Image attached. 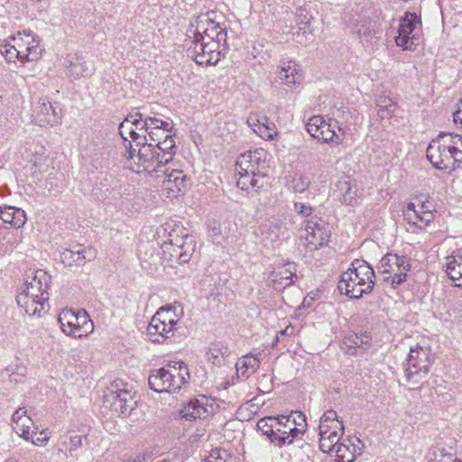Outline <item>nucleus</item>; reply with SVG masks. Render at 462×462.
<instances>
[{
    "instance_id": "46",
    "label": "nucleus",
    "mask_w": 462,
    "mask_h": 462,
    "mask_svg": "<svg viewBox=\"0 0 462 462\" xmlns=\"http://www.w3.org/2000/svg\"><path fill=\"white\" fill-rule=\"evenodd\" d=\"M50 439V434L47 430H43L39 433L31 434V440L34 445L37 446H44L48 443Z\"/></svg>"
},
{
    "instance_id": "32",
    "label": "nucleus",
    "mask_w": 462,
    "mask_h": 462,
    "mask_svg": "<svg viewBox=\"0 0 462 462\" xmlns=\"http://www.w3.org/2000/svg\"><path fill=\"white\" fill-rule=\"evenodd\" d=\"M67 69L69 76L74 79L89 77L94 70L91 65L78 55L69 56Z\"/></svg>"
},
{
    "instance_id": "16",
    "label": "nucleus",
    "mask_w": 462,
    "mask_h": 462,
    "mask_svg": "<svg viewBox=\"0 0 462 462\" xmlns=\"http://www.w3.org/2000/svg\"><path fill=\"white\" fill-rule=\"evenodd\" d=\"M226 49V45L215 41L195 43L189 48L194 60L199 65L207 66L216 65L224 56Z\"/></svg>"
},
{
    "instance_id": "24",
    "label": "nucleus",
    "mask_w": 462,
    "mask_h": 462,
    "mask_svg": "<svg viewBox=\"0 0 462 462\" xmlns=\"http://www.w3.org/2000/svg\"><path fill=\"white\" fill-rule=\"evenodd\" d=\"M304 232L301 237L306 241V246L310 251L317 250L328 242V233L317 222L307 221Z\"/></svg>"
},
{
    "instance_id": "26",
    "label": "nucleus",
    "mask_w": 462,
    "mask_h": 462,
    "mask_svg": "<svg viewBox=\"0 0 462 462\" xmlns=\"http://www.w3.org/2000/svg\"><path fill=\"white\" fill-rule=\"evenodd\" d=\"M48 281L49 276L47 273L42 270H37L34 276L30 281H26L21 288L47 303Z\"/></svg>"
},
{
    "instance_id": "21",
    "label": "nucleus",
    "mask_w": 462,
    "mask_h": 462,
    "mask_svg": "<svg viewBox=\"0 0 462 462\" xmlns=\"http://www.w3.org/2000/svg\"><path fill=\"white\" fill-rule=\"evenodd\" d=\"M363 448L364 444L359 439H346L333 447L331 453L328 454L335 456L337 462H353L362 454Z\"/></svg>"
},
{
    "instance_id": "20",
    "label": "nucleus",
    "mask_w": 462,
    "mask_h": 462,
    "mask_svg": "<svg viewBox=\"0 0 462 462\" xmlns=\"http://www.w3.org/2000/svg\"><path fill=\"white\" fill-rule=\"evenodd\" d=\"M404 218L411 227L423 229L434 219V213L425 202L415 204L409 203L404 210Z\"/></svg>"
},
{
    "instance_id": "55",
    "label": "nucleus",
    "mask_w": 462,
    "mask_h": 462,
    "mask_svg": "<svg viewBox=\"0 0 462 462\" xmlns=\"http://www.w3.org/2000/svg\"><path fill=\"white\" fill-rule=\"evenodd\" d=\"M293 333H294V328H293V327H291L290 325V326H287L283 330H282L279 333V335H281V336H291Z\"/></svg>"
},
{
    "instance_id": "2",
    "label": "nucleus",
    "mask_w": 462,
    "mask_h": 462,
    "mask_svg": "<svg viewBox=\"0 0 462 462\" xmlns=\"http://www.w3.org/2000/svg\"><path fill=\"white\" fill-rule=\"evenodd\" d=\"M42 51L39 36L31 31L18 32L0 43V52L7 62H34Z\"/></svg>"
},
{
    "instance_id": "11",
    "label": "nucleus",
    "mask_w": 462,
    "mask_h": 462,
    "mask_svg": "<svg viewBox=\"0 0 462 462\" xmlns=\"http://www.w3.org/2000/svg\"><path fill=\"white\" fill-rule=\"evenodd\" d=\"M267 153L263 149H257L242 153L236 160V168L245 173H251L250 184L254 189L263 186V178L267 174Z\"/></svg>"
},
{
    "instance_id": "38",
    "label": "nucleus",
    "mask_w": 462,
    "mask_h": 462,
    "mask_svg": "<svg viewBox=\"0 0 462 462\" xmlns=\"http://www.w3.org/2000/svg\"><path fill=\"white\" fill-rule=\"evenodd\" d=\"M82 437L79 435L64 434L57 442L58 450L66 453L72 452L81 447Z\"/></svg>"
},
{
    "instance_id": "23",
    "label": "nucleus",
    "mask_w": 462,
    "mask_h": 462,
    "mask_svg": "<svg viewBox=\"0 0 462 462\" xmlns=\"http://www.w3.org/2000/svg\"><path fill=\"white\" fill-rule=\"evenodd\" d=\"M246 123L255 134L264 140H273L277 135L274 123L264 115L251 113Z\"/></svg>"
},
{
    "instance_id": "53",
    "label": "nucleus",
    "mask_w": 462,
    "mask_h": 462,
    "mask_svg": "<svg viewBox=\"0 0 462 462\" xmlns=\"http://www.w3.org/2000/svg\"><path fill=\"white\" fill-rule=\"evenodd\" d=\"M189 37H193L194 40L192 42V46H194L195 43H202V42H209V41H216L215 39H208V37H207V34H198L194 32V28H190L189 31Z\"/></svg>"
},
{
    "instance_id": "39",
    "label": "nucleus",
    "mask_w": 462,
    "mask_h": 462,
    "mask_svg": "<svg viewBox=\"0 0 462 462\" xmlns=\"http://www.w3.org/2000/svg\"><path fill=\"white\" fill-rule=\"evenodd\" d=\"M260 366V360L256 356L247 354L236 363L237 373L245 374L246 373H254Z\"/></svg>"
},
{
    "instance_id": "30",
    "label": "nucleus",
    "mask_w": 462,
    "mask_h": 462,
    "mask_svg": "<svg viewBox=\"0 0 462 462\" xmlns=\"http://www.w3.org/2000/svg\"><path fill=\"white\" fill-rule=\"evenodd\" d=\"M16 301L18 306L29 316H34L40 313L44 310L45 305L47 304L43 300H39L38 298L29 294L28 291H24L22 288H20L17 293Z\"/></svg>"
},
{
    "instance_id": "7",
    "label": "nucleus",
    "mask_w": 462,
    "mask_h": 462,
    "mask_svg": "<svg viewBox=\"0 0 462 462\" xmlns=\"http://www.w3.org/2000/svg\"><path fill=\"white\" fill-rule=\"evenodd\" d=\"M183 315V307L179 302L160 308L151 319L147 327L148 334L159 335L164 338L172 337Z\"/></svg>"
},
{
    "instance_id": "5",
    "label": "nucleus",
    "mask_w": 462,
    "mask_h": 462,
    "mask_svg": "<svg viewBox=\"0 0 462 462\" xmlns=\"http://www.w3.org/2000/svg\"><path fill=\"white\" fill-rule=\"evenodd\" d=\"M189 370L182 361L170 362L166 366L151 372L148 383L157 393H175L188 383Z\"/></svg>"
},
{
    "instance_id": "31",
    "label": "nucleus",
    "mask_w": 462,
    "mask_h": 462,
    "mask_svg": "<svg viewBox=\"0 0 462 462\" xmlns=\"http://www.w3.org/2000/svg\"><path fill=\"white\" fill-rule=\"evenodd\" d=\"M13 429L22 438L29 440L30 430L33 426L32 418L27 414L25 408H18L12 416Z\"/></svg>"
},
{
    "instance_id": "6",
    "label": "nucleus",
    "mask_w": 462,
    "mask_h": 462,
    "mask_svg": "<svg viewBox=\"0 0 462 462\" xmlns=\"http://www.w3.org/2000/svg\"><path fill=\"white\" fill-rule=\"evenodd\" d=\"M129 168L137 173L146 171L148 173L160 172L161 168L169 164L172 160H164L163 152L148 141L139 146H130L127 152Z\"/></svg>"
},
{
    "instance_id": "37",
    "label": "nucleus",
    "mask_w": 462,
    "mask_h": 462,
    "mask_svg": "<svg viewBox=\"0 0 462 462\" xmlns=\"http://www.w3.org/2000/svg\"><path fill=\"white\" fill-rule=\"evenodd\" d=\"M133 117L137 119L134 126V131L138 133V135L134 136V142L135 146H139L142 143L148 141V119L150 116L143 118V116L140 113L133 115Z\"/></svg>"
},
{
    "instance_id": "42",
    "label": "nucleus",
    "mask_w": 462,
    "mask_h": 462,
    "mask_svg": "<svg viewBox=\"0 0 462 462\" xmlns=\"http://www.w3.org/2000/svg\"><path fill=\"white\" fill-rule=\"evenodd\" d=\"M277 425V416H267L260 419L257 422V429L263 435L273 438L275 427Z\"/></svg>"
},
{
    "instance_id": "1",
    "label": "nucleus",
    "mask_w": 462,
    "mask_h": 462,
    "mask_svg": "<svg viewBox=\"0 0 462 462\" xmlns=\"http://www.w3.org/2000/svg\"><path fill=\"white\" fill-rule=\"evenodd\" d=\"M426 156L439 171H452L462 162V135L441 133L428 145Z\"/></svg>"
},
{
    "instance_id": "48",
    "label": "nucleus",
    "mask_w": 462,
    "mask_h": 462,
    "mask_svg": "<svg viewBox=\"0 0 462 462\" xmlns=\"http://www.w3.org/2000/svg\"><path fill=\"white\" fill-rule=\"evenodd\" d=\"M14 208L13 207H1L0 206V226L3 224H10L13 225V210Z\"/></svg>"
},
{
    "instance_id": "8",
    "label": "nucleus",
    "mask_w": 462,
    "mask_h": 462,
    "mask_svg": "<svg viewBox=\"0 0 462 462\" xmlns=\"http://www.w3.org/2000/svg\"><path fill=\"white\" fill-rule=\"evenodd\" d=\"M307 428L306 417L301 411H292L290 415L277 416V425L272 443L282 447L300 438Z\"/></svg>"
},
{
    "instance_id": "3",
    "label": "nucleus",
    "mask_w": 462,
    "mask_h": 462,
    "mask_svg": "<svg viewBox=\"0 0 462 462\" xmlns=\"http://www.w3.org/2000/svg\"><path fill=\"white\" fill-rule=\"evenodd\" d=\"M374 277V272L367 262L356 259L341 274L337 288L341 294L351 299H360L373 291Z\"/></svg>"
},
{
    "instance_id": "25",
    "label": "nucleus",
    "mask_w": 462,
    "mask_h": 462,
    "mask_svg": "<svg viewBox=\"0 0 462 462\" xmlns=\"http://www.w3.org/2000/svg\"><path fill=\"white\" fill-rule=\"evenodd\" d=\"M96 250L92 247L78 246L77 249H64L60 253V259L65 265L80 266L87 261H91L96 257Z\"/></svg>"
},
{
    "instance_id": "33",
    "label": "nucleus",
    "mask_w": 462,
    "mask_h": 462,
    "mask_svg": "<svg viewBox=\"0 0 462 462\" xmlns=\"http://www.w3.org/2000/svg\"><path fill=\"white\" fill-rule=\"evenodd\" d=\"M315 18L313 15L305 9L300 8L297 9L295 14V22L298 26L299 31H302V33H298V37H304L305 41L302 39L298 40V42L301 44L306 43L307 41L310 40V36H312V23Z\"/></svg>"
},
{
    "instance_id": "50",
    "label": "nucleus",
    "mask_w": 462,
    "mask_h": 462,
    "mask_svg": "<svg viewBox=\"0 0 462 462\" xmlns=\"http://www.w3.org/2000/svg\"><path fill=\"white\" fill-rule=\"evenodd\" d=\"M310 183L308 177L300 175L293 180V189L297 192H303L309 188Z\"/></svg>"
},
{
    "instance_id": "47",
    "label": "nucleus",
    "mask_w": 462,
    "mask_h": 462,
    "mask_svg": "<svg viewBox=\"0 0 462 462\" xmlns=\"http://www.w3.org/2000/svg\"><path fill=\"white\" fill-rule=\"evenodd\" d=\"M347 341L351 344L350 346L365 349L366 346L369 344V337L367 336L354 335L348 337Z\"/></svg>"
},
{
    "instance_id": "41",
    "label": "nucleus",
    "mask_w": 462,
    "mask_h": 462,
    "mask_svg": "<svg viewBox=\"0 0 462 462\" xmlns=\"http://www.w3.org/2000/svg\"><path fill=\"white\" fill-rule=\"evenodd\" d=\"M286 227L282 221L274 220L269 222L263 228L262 234L270 241H275L285 231Z\"/></svg>"
},
{
    "instance_id": "27",
    "label": "nucleus",
    "mask_w": 462,
    "mask_h": 462,
    "mask_svg": "<svg viewBox=\"0 0 462 462\" xmlns=\"http://www.w3.org/2000/svg\"><path fill=\"white\" fill-rule=\"evenodd\" d=\"M212 411V406L208 405V399L202 396L200 399L190 400L180 411L182 418L187 420L205 418Z\"/></svg>"
},
{
    "instance_id": "43",
    "label": "nucleus",
    "mask_w": 462,
    "mask_h": 462,
    "mask_svg": "<svg viewBox=\"0 0 462 462\" xmlns=\"http://www.w3.org/2000/svg\"><path fill=\"white\" fill-rule=\"evenodd\" d=\"M428 462H461L452 453L447 452L444 448H436L432 450L428 458Z\"/></svg>"
},
{
    "instance_id": "17",
    "label": "nucleus",
    "mask_w": 462,
    "mask_h": 462,
    "mask_svg": "<svg viewBox=\"0 0 462 462\" xmlns=\"http://www.w3.org/2000/svg\"><path fill=\"white\" fill-rule=\"evenodd\" d=\"M162 172L161 187L168 198H178L186 191L189 180L182 171L167 167Z\"/></svg>"
},
{
    "instance_id": "56",
    "label": "nucleus",
    "mask_w": 462,
    "mask_h": 462,
    "mask_svg": "<svg viewBox=\"0 0 462 462\" xmlns=\"http://www.w3.org/2000/svg\"><path fill=\"white\" fill-rule=\"evenodd\" d=\"M148 457L146 454H137L132 460V462H144Z\"/></svg>"
},
{
    "instance_id": "29",
    "label": "nucleus",
    "mask_w": 462,
    "mask_h": 462,
    "mask_svg": "<svg viewBox=\"0 0 462 462\" xmlns=\"http://www.w3.org/2000/svg\"><path fill=\"white\" fill-rule=\"evenodd\" d=\"M278 77L288 88L300 86L303 81V73L300 65L293 61H285L280 67Z\"/></svg>"
},
{
    "instance_id": "35",
    "label": "nucleus",
    "mask_w": 462,
    "mask_h": 462,
    "mask_svg": "<svg viewBox=\"0 0 462 462\" xmlns=\"http://www.w3.org/2000/svg\"><path fill=\"white\" fill-rule=\"evenodd\" d=\"M293 277H295V266L288 263L273 273L272 282L276 290H281L293 283Z\"/></svg>"
},
{
    "instance_id": "4",
    "label": "nucleus",
    "mask_w": 462,
    "mask_h": 462,
    "mask_svg": "<svg viewBox=\"0 0 462 462\" xmlns=\"http://www.w3.org/2000/svg\"><path fill=\"white\" fill-rule=\"evenodd\" d=\"M161 232L166 236L161 244L163 257L169 261L176 260L180 263H188L195 251L193 236L189 235L182 226L173 228L168 224L158 232L159 236Z\"/></svg>"
},
{
    "instance_id": "15",
    "label": "nucleus",
    "mask_w": 462,
    "mask_h": 462,
    "mask_svg": "<svg viewBox=\"0 0 462 462\" xmlns=\"http://www.w3.org/2000/svg\"><path fill=\"white\" fill-rule=\"evenodd\" d=\"M378 268L383 275V281L394 287L406 280L411 263L406 256L387 254L381 259Z\"/></svg>"
},
{
    "instance_id": "44",
    "label": "nucleus",
    "mask_w": 462,
    "mask_h": 462,
    "mask_svg": "<svg viewBox=\"0 0 462 462\" xmlns=\"http://www.w3.org/2000/svg\"><path fill=\"white\" fill-rule=\"evenodd\" d=\"M203 462H233V457L224 448H215Z\"/></svg>"
},
{
    "instance_id": "14",
    "label": "nucleus",
    "mask_w": 462,
    "mask_h": 462,
    "mask_svg": "<svg viewBox=\"0 0 462 462\" xmlns=\"http://www.w3.org/2000/svg\"><path fill=\"white\" fill-rule=\"evenodd\" d=\"M421 23L416 13L406 12L401 18L395 43L403 51H413L420 43Z\"/></svg>"
},
{
    "instance_id": "13",
    "label": "nucleus",
    "mask_w": 462,
    "mask_h": 462,
    "mask_svg": "<svg viewBox=\"0 0 462 462\" xmlns=\"http://www.w3.org/2000/svg\"><path fill=\"white\" fill-rule=\"evenodd\" d=\"M307 132L315 139L332 145L343 143L345 132L336 121H326L322 116H314L306 124Z\"/></svg>"
},
{
    "instance_id": "19",
    "label": "nucleus",
    "mask_w": 462,
    "mask_h": 462,
    "mask_svg": "<svg viewBox=\"0 0 462 462\" xmlns=\"http://www.w3.org/2000/svg\"><path fill=\"white\" fill-rule=\"evenodd\" d=\"M194 32L198 34H207L208 39H215V42L226 45V32L214 21L209 14H203L198 16L192 23Z\"/></svg>"
},
{
    "instance_id": "45",
    "label": "nucleus",
    "mask_w": 462,
    "mask_h": 462,
    "mask_svg": "<svg viewBox=\"0 0 462 462\" xmlns=\"http://www.w3.org/2000/svg\"><path fill=\"white\" fill-rule=\"evenodd\" d=\"M236 172L239 176V178L237 180V186L241 189L247 190V189H249L250 187L254 188L250 184V180L252 178L251 173H245L244 171H242L240 169H238V170L236 169Z\"/></svg>"
},
{
    "instance_id": "34",
    "label": "nucleus",
    "mask_w": 462,
    "mask_h": 462,
    "mask_svg": "<svg viewBox=\"0 0 462 462\" xmlns=\"http://www.w3.org/2000/svg\"><path fill=\"white\" fill-rule=\"evenodd\" d=\"M445 272L448 278L454 282L462 279V255L459 254H451L445 258L443 263ZM457 287H462V282L455 283Z\"/></svg>"
},
{
    "instance_id": "57",
    "label": "nucleus",
    "mask_w": 462,
    "mask_h": 462,
    "mask_svg": "<svg viewBox=\"0 0 462 462\" xmlns=\"http://www.w3.org/2000/svg\"><path fill=\"white\" fill-rule=\"evenodd\" d=\"M388 106H392V102H391V101H390V104H389V105H385V107H384V108H383V106H380V107H381V108H380L379 113L381 114V116H384V112H385L386 110H388Z\"/></svg>"
},
{
    "instance_id": "28",
    "label": "nucleus",
    "mask_w": 462,
    "mask_h": 462,
    "mask_svg": "<svg viewBox=\"0 0 462 462\" xmlns=\"http://www.w3.org/2000/svg\"><path fill=\"white\" fill-rule=\"evenodd\" d=\"M112 409L122 416H128L136 405L132 393L126 389H118L112 392Z\"/></svg>"
},
{
    "instance_id": "22",
    "label": "nucleus",
    "mask_w": 462,
    "mask_h": 462,
    "mask_svg": "<svg viewBox=\"0 0 462 462\" xmlns=\"http://www.w3.org/2000/svg\"><path fill=\"white\" fill-rule=\"evenodd\" d=\"M32 122L41 127L53 126L58 116L51 103L47 98H40L32 113Z\"/></svg>"
},
{
    "instance_id": "49",
    "label": "nucleus",
    "mask_w": 462,
    "mask_h": 462,
    "mask_svg": "<svg viewBox=\"0 0 462 462\" xmlns=\"http://www.w3.org/2000/svg\"><path fill=\"white\" fill-rule=\"evenodd\" d=\"M13 225L14 226L20 228L24 226L26 222V215L25 212L21 208H16L13 210Z\"/></svg>"
},
{
    "instance_id": "12",
    "label": "nucleus",
    "mask_w": 462,
    "mask_h": 462,
    "mask_svg": "<svg viewBox=\"0 0 462 462\" xmlns=\"http://www.w3.org/2000/svg\"><path fill=\"white\" fill-rule=\"evenodd\" d=\"M319 448L323 453H331L333 447L339 441L344 433V425L333 410H328L319 420Z\"/></svg>"
},
{
    "instance_id": "10",
    "label": "nucleus",
    "mask_w": 462,
    "mask_h": 462,
    "mask_svg": "<svg viewBox=\"0 0 462 462\" xmlns=\"http://www.w3.org/2000/svg\"><path fill=\"white\" fill-rule=\"evenodd\" d=\"M62 333L73 338H85L94 331V324L84 310H62L58 316Z\"/></svg>"
},
{
    "instance_id": "51",
    "label": "nucleus",
    "mask_w": 462,
    "mask_h": 462,
    "mask_svg": "<svg viewBox=\"0 0 462 462\" xmlns=\"http://www.w3.org/2000/svg\"><path fill=\"white\" fill-rule=\"evenodd\" d=\"M337 186L340 188L341 191L343 192V199L345 202H350L352 199V196H348L351 190L350 184L348 180L346 179H343L338 181Z\"/></svg>"
},
{
    "instance_id": "58",
    "label": "nucleus",
    "mask_w": 462,
    "mask_h": 462,
    "mask_svg": "<svg viewBox=\"0 0 462 462\" xmlns=\"http://www.w3.org/2000/svg\"><path fill=\"white\" fill-rule=\"evenodd\" d=\"M459 306H462V300H461V302H460Z\"/></svg>"
},
{
    "instance_id": "52",
    "label": "nucleus",
    "mask_w": 462,
    "mask_h": 462,
    "mask_svg": "<svg viewBox=\"0 0 462 462\" xmlns=\"http://www.w3.org/2000/svg\"><path fill=\"white\" fill-rule=\"evenodd\" d=\"M294 210H295V212H297L299 215H300L302 217H309L312 214V211H313V209L310 206L300 203V202L294 203Z\"/></svg>"
},
{
    "instance_id": "36",
    "label": "nucleus",
    "mask_w": 462,
    "mask_h": 462,
    "mask_svg": "<svg viewBox=\"0 0 462 462\" xmlns=\"http://www.w3.org/2000/svg\"><path fill=\"white\" fill-rule=\"evenodd\" d=\"M207 355L210 363L214 365L222 366L228 361L231 351L225 344L217 342L210 346Z\"/></svg>"
},
{
    "instance_id": "9",
    "label": "nucleus",
    "mask_w": 462,
    "mask_h": 462,
    "mask_svg": "<svg viewBox=\"0 0 462 462\" xmlns=\"http://www.w3.org/2000/svg\"><path fill=\"white\" fill-rule=\"evenodd\" d=\"M149 143L163 152L164 160H172L176 153L175 133L171 122L152 116L148 119Z\"/></svg>"
},
{
    "instance_id": "18",
    "label": "nucleus",
    "mask_w": 462,
    "mask_h": 462,
    "mask_svg": "<svg viewBox=\"0 0 462 462\" xmlns=\"http://www.w3.org/2000/svg\"><path fill=\"white\" fill-rule=\"evenodd\" d=\"M407 361L408 367L405 372L408 381H411L415 375L427 374L430 364V347L420 345L411 347Z\"/></svg>"
},
{
    "instance_id": "40",
    "label": "nucleus",
    "mask_w": 462,
    "mask_h": 462,
    "mask_svg": "<svg viewBox=\"0 0 462 462\" xmlns=\"http://www.w3.org/2000/svg\"><path fill=\"white\" fill-rule=\"evenodd\" d=\"M135 122H137V119L133 117V115H129L119 125V134L125 143H128V144L125 143L126 148L128 146H133L129 139L134 141V136L138 135V133L134 131Z\"/></svg>"
},
{
    "instance_id": "54",
    "label": "nucleus",
    "mask_w": 462,
    "mask_h": 462,
    "mask_svg": "<svg viewBox=\"0 0 462 462\" xmlns=\"http://www.w3.org/2000/svg\"><path fill=\"white\" fill-rule=\"evenodd\" d=\"M453 120L455 124L462 126V101L460 102V105L457 106V110L453 113Z\"/></svg>"
}]
</instances>
